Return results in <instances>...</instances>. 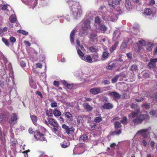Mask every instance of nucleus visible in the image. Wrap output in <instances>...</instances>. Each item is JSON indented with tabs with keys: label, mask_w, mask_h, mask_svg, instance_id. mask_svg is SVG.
<instances>
[{
	"label": "nucleus",
	"mask_w": 157,
	"mask_h": 157,
	"mask_svg": "<svg viewBox=\"0 0 157 157\" xmlns=\"http://www.w3.org/2000/svg\"><path fill=\"white\" fill-rule=\"evenodd\" d=\"M150 119L149 115L146 114H141L138 115L135 118L132 120V122L135 125L140 124L144 121H147Z\"/></svg>",
	"instance_id": "nucleus-1"
},
{
	"label": "nucleus",
	"mask_w": 157,
	"mask_h": 157,
	"mask_svg": "<svg viewBox=\"0 0 157 157\" xmlns=\"http://www.w3.org/2000/svg\"><path fill=\"white\" fill-rule=\"evenodd\" d=\"M33 134L34 137L37 140L47 141V139L45 137V134L41 132L39 130H36L34 132Z\"/></svg>",
	"instance_id": "nucleus-2"
},
{
	"label": "nucleus",
	"mask_w": 157,
	"mask_h": 157,
	"mask_svg": "<svg viewBox=\"0 0 157 157\" xmlns=\"http://www.w3.org/2000/svg\"><path fill=\"white\" fill-rule=\"evenodd\" d=\"M48 120L49 124L53 127V128H52V131L53 132L56 133L59 128V125L57 121L52 118H49L48 119Z\"/></svg>",
	"instance_id": "nucleus-3"
},
{
	"label": "nucleus",
	"mask_w": 157,
	"mask_h": 157,
	"mask_svg": "<svg viewBox=\"0 0 157 157\" xmlns=\"http://www.w3.org/2000/svg\"><path fill=\"white\" fill-rule=\"evenodd\" d=\"M77 7L74 5L73 6L71 7V10L73 12V14L76 16L80 15L82 12L81 10L79 9Z\"/></svg>",
	"instance_id": "nucleus-4"
},
{
	"label": "nucleus",
	"mask_w": 157,
	"mask_h": 157,
	"mask_svg": "<svg viewBox=\"0 0 157 157\" xmlns=\"http://www.w3.org/2000/svg\"><path fill=\"white\" fill-rule=\"evenodd\" d=\"M157 62V58L151 59L149 62L148 63V66L149 68H154L156 67V63Z\"/></svg>",
	"instance_id": "nucleus-5"
},
{
	"label": "nucleus",
	"mask_w": 157,
	"mask_h": 157,
	"mask_svg": "<svg viewBox=\"0 0 157 157\" xmlns=\"http://www.w3.org/2000/svg\"><path fill=\"white\" fill-rule=\"evenodd\" d=\"M17 116L15 113H12L10 116V120L9 121V123L10 125H13L15 124L14 122H16L17 120Z\"/></svg>",
	"instance_id": "nucleus-6"
},
{
	"label": "nucleus",
	"mask_w": 157,
	"mask_h": 157,
	"mask_svg": "<svg viewBox=\"0 0 157 157\" xmlns=\"http://www.w3.org/2000/svg\"><path fill=\"white\" fill-rule=\"evenodd\" d=\"M10 116L9 113H0V121H6Z\"/></svg>",
	"instance_id": "nucleus-7"
},
{
	"label": "nucleus",
	"mask_w": 157,
	"mask_h": 157,
	"mask_svg": "<svg viewBox=\"0 0 157 157\" xmlns=\"http://www.w3.org/2000/svg\"><path fill=\"white\" fill-rule=\"evenodd\" d=\"M108 95L113 97L115 100L119 99L121 98V95L118 93L115 92H109Z\"/></svg>",
	"instance_id": "nucleus-8"
},
{
	"label": "nucleus",
	"mask_w": 157,
	"mask_h": 157,
	"mask_svg": "<svg viewBox=\"0 0 157 157\" xmlns=\"http://www.w3.org/2000/svg\"><path fill=\"white\" fill-rule=\"evenodd\" d=\"M122 0H109L108 1L109 6L110 7L114 8L115 5L120 4Z\"/></svg>",
	"instance_id": "nucleus-9"
},
{
	"label": "nucleus",
	"mask_w": 157,
	"mask_h": 157,
	"mask_svg": "<svg viewBox=\"0 0 157 157\" xmlns=\"http://www.w3.org/2000/svg\"><path fill=\"white\" fill-rule=\"evenodd\" d=\"M89 91L91 94H96L102 92L101 88L100 87L94 88L90 89Z\"/></svg>",
	"instance_id": "nucleus-10"
},
{
	"label": "nucleus",
	"mask_w": 157,
	"mask_h": 157,
	"mask_svg": "<svg viewBox=\"0 0 157 157\" xmlns=\"http://www.w3.org/2000/svg\"><path fill=\"white\" fill-rule=\"evenodd\" d=\"M63 114H64L65 117L67 119V121L68 122H72L73 121V115L70 112H65Z\"/></svg>",
	"instance_id": "nucleus-11"
},
{
	"label": "nucleus",
	"mask_w": 157,
	"mask_h": 157,
	"mask_svg": "<svg viewBox=\"0 0 157 157\" xmlns=\"http://www.w3.org/2000/svg\"><path fill=\"white\" fill-rule=\"evenodd\" d=\"M153 11L151 9L149 8H147L144 10L143 12V14L145 16H151L152 15L154 17V16L153 15Z\"/></svg>",
	"instance_id": "nucleus-12"
},
{
	"label": "nucleus",
	"mask_w": 157,
	"mask_h": 157,
	"mask_svg": "<svg viewBox=\"0 0 157 157\" xmlns=\"http://www.w3.org/2000/svg\"><path fill=\"white\" fill-rule=\"evenodd\" d=\"M148 131V130L147 128L142 129L139 131L137 133L141 134L144 138L145 139L147 138L148 136V134L147 133Z\"/></svg>",
	"instance_id": "nucleus-13"
},
{
	"label": "nucleus",
	"mask_w": 157,
	"mask_h": 157,
	"mask_svg": "<svg viewBox=\"0 0 157 157\" xmlns=\"http://www.w3.org/2000/svg\"><path fill=\"white\" fill-rule=\"evenodd\" d=\"M121 33L119 31L116 30L115 31L113 34V40L114 41L119 40L120 37Z\"/></svg>",
	"instance_id": "nucleus-14"
},
{
	"label": "nucleus",
	"mask_w": 157,
	"mask_h": 157,
	"mask_svg": "<svg viewBox=\"0 0 157 157\" xmlns=\"http://www.w3.org/2000/svg\"><path fill=\"white\" fill-rule=\"evenodd\" d=\"M91 128L93 130H98L99 129L101 128L100 124H98L96 123H92L91 124H90Z\"/></svg>",
	"instance_id": "nucleus-15"
},
{
	"label": "nucleus",
	"mask_w": 157,
	"mask_h": 157,
	"mask_svg": "<svg viewBox=\"0 0 157 157\" xmlns=\"http://www.w3.org/2000/svg\"><path fill=\"white\" fill-rule=\"evenodd\" d=\"M102 107L104 109L110 110L113 108V105L112 104L108 102L105 103Z\"/></svg>",
	"instance_id": "nucleus-16"
},
{
	"label": "nucleus",
	"mask_w": 157,
	"mask_h": 157,
	"mask_svg": "<svg viewBox=\"0 0 157 157\" xmlns=\"http://www.w3.org/2000/svg\"><path fill=\"white\" fill-rule=\"evenodd\" d=\"M88 140V136L86 134H83L81 136L79 139V140L81 142H85Z\"/></svg>",
	"instance_id": "nucleus-17"
},
{
	"label": "nucleus",
	"mask_w": 157,
	"mask_h": 157,
	"mask_svg": "<svg viewBox=\"0 0 157 157\" xmlns=\"http://www.w3.org/2000/svg\"><path fill=\"white\" fill-rule=\"evenodd\" d=\"M83 105L84 109H86L87 111H90L92 110L93 109L92 107L88 103H84Z\"/></svg>",
	"instance_id": "nucleus-18"
},
{
	"label": "nucleus",
	"mask_w": 157,
	"mask_h": 157,
	"mask_svg": "<svg viewBox=\"0 0 157 157\" xmlns=\"http://www.w3.org/2000/svg\"><path fill=\"white\" fill-rule=\"evenodd\" d=\"M125 6L126 9L128 10L132 9V6L131 2L129 0H126L125 2Z\"/></svg>",
	"instance_id": "nucleus-19"
},
{
	"label": "nucleus",
	"mask_w": 157,
	"mask_h": 157,
	"mask_svg": "<svg viewBox=\"0 0 157 157\" xmlns=\"http://www.w3.org/2000/svg\"><path fill=\"white\" fill-rule=\"evenodd\" d=\"M82 59L89 63L92 62V58L90 55H86L84 56L83 58H82Z\"/></svg>",
	"instance_id": "nucleus-20"
},
{
	"label": "nucleus",
	"mask_w": 157,
	"mask_h": 157,
	"mask_svg": "<svg viewBox=\"0 0 157 157\" xmlns=\"http://www.w3.org/2000/svg\"><path fill=\"white\" fill-rule=\"evenodd\" d=\"M75 33V30L73 29L71 33L70 34V40L71 44L74 43V37Z\"/></svg>",
	"instance_id": "nucleus-21"
},
{
	"label": "nucleus",
	"mask_w": 157,
	"mask_h": 157,
	"mask_svg": "<svg viewBox=\"0 0 157 157\" xmlns=\"http://www.w3.org/2000/svg\"><path fill=\"white\" fill-rule=\"evenodd\" d=\"M92 58L94 60V62H98L101 60L99 54L97 53H94L92 55Z\"/></svg>",
	"instance_id": "nucleus-22"
},
{
	"label": "nucleus",
	"mask_w": 157,
	"mask_h": 157,
	"mask_svg": "<svg viewBox=\"0 0 157 157\" xmlns=\"http://www.w3.org/2000/svg\"><path fill=\"white\" fill-rule=\"evenodd\" d=\"M61 112L57 109H54L53 111V114L55 117H59L61 115Z\"/></svg>",
	"instance_id": "nucleus-23"
},
{
	"label": "nucleus",
	"mask_w": 157,
	"mask_h": 157,
	"mask_svg": "<svg viewBox=\"0 0 157 157\" xmlns=\"http://www.w3.org/2000/svg\"><path fill=\"white\" fill-rule=\"evenodd\" d=\"M119 44V42L118 41L116 42L110 48V52H113L117 48V47Z\"/></svg>",
	"instance_id": "nucleus-24"
},
{
	"label": "nucleus",
	"mask_w": 157,
	"mask_h": 157,
	"mask_svg": "<svg viewBox=\"0 0 157 157\" xmlns=\"http://www.w3.org/2000/svg\"><path fill=\"white\" fill-rule=\"evenodd\" d=\"M70 145V143L67 140H64L61 144V147L63 148H66L68 147Z\"/></svg>",
	"instance_id": "nucleus-25"
},
{
	"label": "nucleus",
	"mask_w": 157,
	"mask_h": 157,
	"mask_svg": "<svg viewBox=\"0 0 157 157\" xmlns=\"http://www.w3.org/2000/svg\"><path fill=\"white\" fill-rule=\"evenodd\" d=\"M46 115L48 117H52L53 116V111L51 109L47 110L46 112Z\"/></svg>",
	"instance_id": "nucleus-26"
},
{
	"label": "nucleus",
	"mask_w": 157,
	"mask_h": 157,
	"mask_svg": "<svg viewBox=\"0 0 157 157\" xmlns=\"http://www.w3.org/2000/svg\"><path fill=\"white\" fill-rule=\"evenodd\" d=\"M130 70L132 71H136L138 70V67L136 64H134L131 65L130 67Z\"/></svg>",
	"instance_id": "nucleus-27"
},
{
	"label": "nucleus",
	"mask_w": 157,
	"mask_h": 157,
	"mask_svg": "<svg viewBox=\"0 0 157 157\" xmlns=\"http://www.w3.org/2000/svg\"><path fill=\"white\" fill-rule=\"evenodd\" d=\"M98 29L101 31L105 32L107 30V27L104 25L101 24L98 26Z\"/></svg>",
	"instance_id": "nucleus-28"
},
{
	"label": "nucleus",
	"mask_w": 157,
	"mask_h": 157,
	"mask_svg": "<svg viewBox=\"0 0 157 157\" xmlns=\"http://www.w3.org/2000/svg\"><path fill=\"white\" fill-rule=\"evenodd\" d=\"M30 117L33 123L35 125L36 124V122L37 120V117L35 115H32Z\"/></svg>",
	"instance_id": "nucleus-29"
},
{
	"label": "nucleus",
	"mask_w": 157,
	"mask_h": 157,
	"mask_svg": "<svg viewBox=\"0 0 157 157\" xmlns=\"http://www.w3.org/2000/svg\"><path fill=\"white\" fill-rule=\"evenodd\" d=\"M94 121L96 123H100L102 121V118L101 117H97L94 118Z\"/></svg>",
	"instance_id": "nucleus-30"
},
{
	"label": "nucleus",
	"mask_w": 157,
	"mask_h": 157,
	"mask_svg": "<svg viewBox=\"0 0 157 157\" xmlns=\"http://www.w3.org/2000/svg\"><path fill=\"white\" fill-rule=\"evenodd\" d=\"M114 124L115 128L116 129L120 128L122 126L121 123L119 121H115L114 122Z\"/></svg>",
	"instance_id": "nucleus-31"
},
{
	"label": "nucleus",
	"mask_w": 157,
	"mask_h": 157,
	"mask_svg": "<svg viewBox=\"0 0 157 157\" xmlns=\"http://www.w3.org/2000/svg\"><path fill=\"white\" fill-rule=\"evenodd\" d=\"M9 20L11 22L15 23L17 21L16 17L14 16H11L9 17Z\"/></svg>",
	"instance_id": "nucleus-32"
},
{
	"label": "nucleus",
	"mask_w": 157,
	"mask_h": 157,
	"mask_svg": "<svg viewBox=\"0 0 157 157\" xmlns=\"http://www.w3.org/2000/svg\"><path fill=\"white\" fill-rule=\"evenodd\" d=\"M109 53L107 51L103 52L102 55V58L104 59H106L109 56Z\"/></svg>",
	"instance_id": "nucleus-33"
},
{
	"label": "nucleus",
	"mask_w": 157,
	"mask_h": 157,
	"mask_svg": "<svg viewBox=\"0 0 157 157\" xmlns=\"http://www.w3.org/2000/svg\"><path fill=\"white\" fill-rule=\"evenodd\" d=\"M89 50L91 52H95L96 53L98 51V50L94 47L92 46L90 47Z\"/></svg>",
	"instance_id": "nucleus-34"
},
{
	"label": "nucleus",
	"mask_w": 157,
	"mask_h": 157,
	"mask_svg": "<svg viewBox=\"0 0 157 157\" xmlns=\"http://www.w3.org/2000/svg\"><path fill=\"white\" fill-rule=\"evenodd\" d=\"M150 98L155 101L157 100V92L152 94L150 96Z\"/></svg>",
	"instance_id": "nucleus-35"
},
{
	"label": "nucleus",
	"mask_w": 157,
	"mask_h": 157,
	"mask_svg": "<svg viewBox=\"0 0 157 157\" xmlns=\"http://www.w3.org/2000/svg\"><path fill=\"white\" fill-rule=\"evenodd\" d=\"M94 22L95 23L98 25H100V24L101 22V19L99 16H97L95 18Z\"/></svg>",
	"instance_id": "nucleus-36"
},
{
	"label": "nucleus",
	"mask_w": 157,
	"mask_h": 157,
	"mask_svg": "<svg viewBox=\"0 0 157 157\" xmlns=\"http://www.w3.org/2000/svg\"><path fill=\"white\" fill-rule=\"evenodd\" d=\"M74 128L73 127H71L70 128L68 127L65 131L68 134H70L71 132L74 131Z\"/></svg>",
	"instance_id": "nucleus-37"
},
{
	"label": "nucleus",
	"mask_w": 157,
	"mask_h": 157,
	"mask_svg": "<svg viewBox=\"0 0 157 157\" xmlns=\"http://www.w3.org/2000/svg\"><path fill=\"white\" fill-rule=\"evenodd\" d=\"M77 53L79 56L82 59L84 56V54L82 51L79 49H77Z\"/></svg>",
	"instance_id": "nucleus-38"
},
{
	"label": "nucleus",
	"mask_w": 157,
	"mask_h": 157,
	"mask_svg": "<svg viewBox=\"0 0 157 157\" xmlns=\"http://www.w3.org/2000/svg\"><path fill=\"white\" fill-rule=\"evenodd\" d=\"M120 121L122 124H126L128 123L127 117L125 116H123V120H121Z\"/></svg>",
	"instance_id": "nucleus-39"
},
{
	"label": "nucleus",
	"mask_w": 157,
	"mask_h": 157,
	"mask_svg": "<svg viewBox=\"0 0 157 157\" xmlns=\"http://www.w3.org/2000/svg\"><path fill=\"white\" fill-rule=\"evenodd\" d=\"M2 40L7 46H9L10 44L8 40L4 38H2Z\"/></svg>",
	"instance_id": "nucleus-40"
},
{
	"label": "nucleus",
	"mask_w": 157,
	"mask_h": 157,
	"mask_svg": "<svg viewBox=\"0 0 157 157\" xmlns=\"http://www.w3.org/2000/svg\"><path fill=\"white\" fill-rule=\"evenodd\" d=\"M18 32L25 36H27L28 34V32L24 30H19L18 31Z\"/></svg>",
	"instance_id": "nucleus-41"
},
{
	"label": "nucleus",
	"mask_w": 157,
	"mask_h": 157,
	"mask_svg": "<svg viewBox=\"0 0 157 157\" xmlns=\"http://www.w3.org/2000/svg\"><path fill=\"white\" fill-rule=\"evenodd\" d=\"M119 76V75H116L114 77L112 80V82L113 83L116 82L118 80Z\"/></svg>",
	"instance_id": "nucleus-42"
},
{
	"label": "nucleus",
	"mask_w": 157,
	"mask_h": 157,
	"mask_svg": "<svg viewBox=\"0 0 157 157\" xmlns=\"http://www.w3.org/2000/svg\"><path fill=\"white\" fill-rule=\"evenodd\" d=\"M90 21L88 19L86 20L84 22L83 24L84 25H86L90 27Z\"/></svg>",
	"instance_id": "nucleus-43"
},
{
	"label": "nucleus",
	"mask_w": 157,
	"mask_h": 157,
	"mask_svg": "<svg viewBox=\"0 0 157 157\" xmlns=\"http://www.w3.org/2000/svg\"><path fill=\"white\" fill-rule=\"evenodd\" d=\"M50 105L52 108L56 107L57 106V104L55 101L51 103Z\"/></svg>",
	"instance_id": "nucleus-44"
},
{
	"label": "nucleus",
	"mask_w": 157,
	"mask_h": 157,
	"mask_svg": "<svg viewBox=\"0 0 157 157\" xmlns=\"http://www.w3.org/2000/svg\"><path fill=\"white\" fill-rule=\"evenodd\" d=\"M149 75L148 73L146 72L143 73L142 77L147 78L149 77Z\"/></svg>",
	"instance_id": "nucleus-45"
},
{
	"label": "nucleus",
	"mask_w": 157,
	"mask_h": 157,
	"mask_svg": "<svg viewBox=\"0 0 157 157\" xmlns=\"http://www.w3.org/2000/svg\"><path fill=\"white\" fill-rule=\"evenodd\" d=\"M142 107H144L146 109H149L150 107L149 104H147L146 103H145L143 104V105H142Z\"/></svg>",
	"instance_id": "nucleus-46"
},
{
	"label": "nucleus",
	"mask_w": 157,
	"mask_h": 157,
	"mask_svg": "<svg viewBox=\"0 0 157 157\" xmlns=\"http://www.w3.org/2000/svg\"><path fill=\"white\" fill-rule=\"evenodd\" d=\"M97 35L95 34H92L90 36V40L94 41V39L97 36Z\"/></svg>",
	"instance_id": "nucleus-47"
},
{
	"label": "nucleus",
	"mask_w": 157,
	"mask_h": 157,
	"mask_svg": "<svg viewBox=\"0 0 157 157\" xmlns=\"http://www.w3.org/2000/svg\"><path fill=\"white\" fill-rule=\"evenodd\" d=\"M132 116V117L133 118H135L136 117L138 114V113L137 112H133L131 113Z\"/></svg>",
	"instance_id": "nucleus-48"
},
{
	"label": "nucleus",
	"mask_w": 157,
	"mask_h": 157,
	"mask_svg": "<svg viewBox=\"0 0 157 157\" xmlns=\"http://www.w3.org/2000/svg\"><path fill=\"white\" fill-rule=\"evenodd\" d=\"M10 41L11 43H14L16 41V38L13 37V36H11L10 38Z\"/></svg>",
	"instance_id": "nucleus-49"
},
{
	"label": "nucleus",
	"mask_w": 157,
	"mask_h": 157,
	"mask_svg": "<svg viewBox=\"0 0 157 157\" xmlns=\"http://www.w3.org/2000/svg\"><path fill=\"white\" fill-rule=\"evenodd\" d=\"M36 95H39L41 98H43V95H42L41 93V92H40V91H36Z\"/></svg>",
	"instance_id": "nucleus-50"
},
{
	"label": "nucleus",
	"mask_w": 157,
	"mask_h": 157,
	"mask_svg": "<svg viewBox=\"0 0 157 157\" xmlns=\"http://www.w3.org/2000/svg\"><path fill=\"white\" fill-rule=\"evenodd\" d=\"M59 84V82L58 81L55 80L53 82V85L56 87H58Z\"/></svg>",
	"instance_id": "nucleus-51"
},
{
	"label": "nucleus",
	"mask_w": 157,
	"mask_h": 157,
	"mask_svg": "<svg viewBox=\"0 0 157 157\" xmlns=\"http://www.w3.org/2000/svg\"><path fill=\"white\" fill-rule=\"evenodd\" d=\"M130 106L132 109H134L137 107V104L135 103H133Z\"/></svg>",
	"instance_id": "nucleus-52"
},
{
	"label": "nucleus",
	"mask_w": 157,
	"mask_h": 157,
	"mask_svg": "<svg viewBox=\"0 0 157 157\" xmlns=\"http://www.w3.org/2000/svg\"><path fill=\"white\" fill-rule=\"evenodd\" d=\"M122 129H120L118 130V131H114V132L115 133L116 135H119L122 132H121Z\"/></svg>",
	"instance_id": "nucleus-53"
},
{
	"label": "nucleus",
	"mask_w": 157,
	"mask_h": 157,
	"mask_svg": "<svg viewBox=\"0 0 157 157\" xmlns=\"http://www.w3.org/2000/svg\"><path fill=\"white\" fill-rule=\"evenodd\" d=\"M24 43L26 45L28 46H30L31 45L30 43L28 41L25 40L24 41Z\"/></svg>",
	"instance_id": "nucleus-54"
},
{
	"label": "nucleus",
	"mask_w": 157,
	"mask_h": 157,
	"mask_svg": "<svg viewBox=\"0 0 157 157\" xmlns=\"http://www.w3.org/2000/svg\"><path fill=\"white\" fill-rule=\"evenodd\" d=\"M149 113L150 115H155L156 114L155 111L153 109H151L149 112Z\"/></svg>",
	"instance_id": "nucleus-55"
},
{
	"label": "nucleus",
	"mask_w": 157,
	"mask_h": 157,
	"mask_svg": "<svg viewBox=\"0 0 157 157\" xmlns=\"http://www.w3.org/2000/svg\"><path fill=\"white\" fill-rule=\"evenodd\" d=\"M0 86L2 88H3L4 86V83L3 81L0 80Z\"/></svg>",
	"instance_id": "nucleus-56"
},
{
	"label": "nucleus",
	"mask_w": 157,
	"mask_h": 157,
	"mask_svg": "<svg viewBox=\"0 0 157 157\" xmlns=\"http://www.w3.org/2000/svg\"><path fill=\"white\" fill-rule=\"evenodd\" d=\"M20 65L22 67H24L26 66V63L24 61H21L20 62Z\"/></svg>",
	"instance_id": "nucleus-57"
},
{
	"label": "nucleus",
	"mask_w": 157,
	"mask_h": 157,
	"mask_svg": "<svg viewBox=\"0 0 157 157\" xmlns=\"http://www.w3.org/2000/svg\"><path fill=\"white\" fill-rule=\"evenodd\" d=\"M144 100V98L143 97L141 98L140 99H138L137 98L135 100L137 102H140Z\"/></svg>",
	"instance_id": "nucleus-58"
},
{
	"label": "nucleus",
	"mask_w": 157,
	"mask_h": 157,
	"mask_svg": "<svg viewBox=\"0 0 157 157\" xmlns=\"http://www.w3.org/2000/svg\"><path fill=\"white\" fill-rule=\"evenodd\" d=\"M90 27L86 25H84V26L82 27V29L83 31H86Z\"/></svg>",
	"instance_id": "nucleus-59"
},
{
	"label": "nucleus",
	"mask_w": 157,
	"mask_h": 157,
	"mask_svg": "<svg viewBox=\"0 0 157 157\" xmlns=\"http://www.w3.org/2000/svg\"><path fill=\"white\" fill-rule=\"evenodd\" d=\"M36 67H38L40 68H41L42 67V65L40 63H38L36 64Z\"/></svg>",
	"instance_id": "nucleus-60"
},
{
	"label": "nucleus",
	"mask_w": 157,
	"mask_h": 157,
	"mask_svg": "<svg viewBox=\"0 0 157 157\" xmlns=\"http://www.w3.org/2000/svg\"><path fill=\"white\" fill-rule=\"evenodd\" d=\"M62 127L63 128L65 129V131L67 130V128H68V126H67L65 124H63L62 125Z\"/></svg>",
	"instance_id": "nucleus-61"
},
{
	"label": "nucleus",
	"mask_w": 157,
	"mask_h": 157,
	"mask_svg": "<svg viewBox=\"0 0 157 157\" xmlns=\"http://www.w3.org/2000/svg\"><path fill=\"white\" fill-rule=\"evenodd\" d=\"M155 2L154 0H151L149 2V4L150 5H152L155 4Z\"/></svg>",
	"instance_id": "nucleus-62"
},
{
	"label": "nucleus",
	"mask_w": 157,
	"mask_h": 157,
	"mask_svg": "<svg viewBox=\"0 0 157 157\" xmlns=\"http://www.w3.org/2000/svg\"><path fill=\"white\" fill-rule=\"evenodd\" d=\"M110 83V82L107 80H105L103 82V83L104 85H106V84H109Z\"/></svg>",
	"instance_id": "nucleus-63"
},
{
	"label": "nucleus",
	"mask_w": 157,
	"mask_h": 157,
	"mask_svg": "<svg viewBox=\"0 0 157 157\" xmlns=\"http://www.w3.org/2000/svg\"><path fill=\"white\" fill-rule=\"evenodd\" d=\"M66 87L68 89H71L72 88L73 86L72 84H68Z\"/></svg>",
	"instance_id": "nucleus-64"
}]
</instances>
